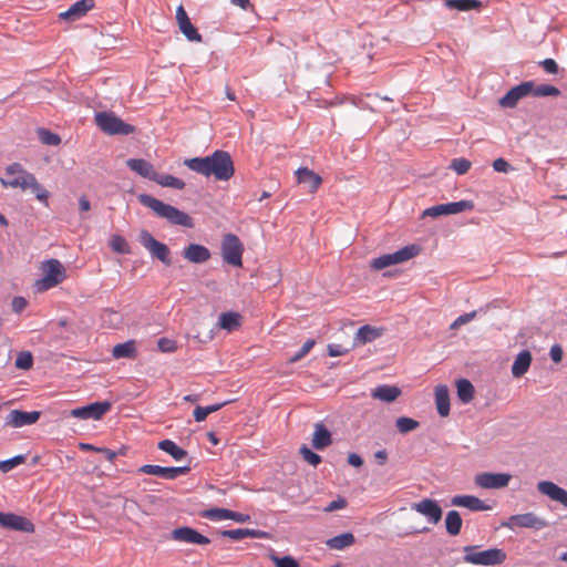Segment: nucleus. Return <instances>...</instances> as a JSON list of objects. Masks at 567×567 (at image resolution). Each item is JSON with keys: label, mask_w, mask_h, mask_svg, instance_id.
<instances>
[{"label": "nucleus", "mask_w": 567, "mask_h": 567, "mask_svg": "<svg viewBox=\"0 0 567 567\" xmlns=\"http://www.w3.org/2000/svg\"><path fill=\"white\" fill-rule=\"evenodd\" d=\"M184 165L193 172L206 177L214 176L218 181H228L235 173L231 156L225 151H215L205 157L187 158Z\"/></svg>", "instance_id": "obj_1"}, {"label": "nucleus", "mask_w": 567, "mask_h": 567, "mask_svg": "<svg viewBox=\"0 0 567 567\" xmlns=\"http://www.w3.org/2000/svg\"><path fill=\"white\" fill-rule=\"evenodd\" d=\"M140 202L145 207L153 210L156 216L165 218L171 224L192 228L194 226L193 218L185 212L176 207L165 204L151 195H140Z\"/></svg>", "instance_id": "obj_2"}, {"label": "nucleus", "mask_w": 567, "mask_h": 567, "mask_svg": "<svg viewBox=\"0 0 567 567\" xmlns=\"http://www.w3.org/2000/svg\"><path fill=\"white\" fill-rule=\"evenodd\" d=\"M43 277L33 285L34 291L42 293L61 284L65 277V268L58 259H49L41 265Z\"/></svg>", "instance_id": "obj_3"}, {"label": "nucleus", "mask_w": 567, "mask_h": 567, "mask_svg": "<svg viewBox=\"0 0 567 567\" xmlns=\"http://www.w3.org/2000/svg\"><path fill=\"white\" fill-rule=\"evenodd\" d=\"M97 127L107 135H128L135 132V127L123 122L113 112H97L94 116Z\"/></svg>", "instance_id": "obj_4"}, {"label": "nucleus", "mask_w": 567, "mask_h": 567, "mask_svg": "<svg viewBox=\"0 0 567 567\" xmlns=\"http://www.w3.org/2000/svg\"><path fill=\"white\" fill-rule=\"evenodd\" d=\"M464 551V561L473 565L494 566L506 559V554L498 548L478 551L476 546H466Z\"/></svg>", "instance_id": "obj_5"}, {"label": "nucleus", "mask_w": 567, "mask_h": 567, "mask_svg": "<svg viewBox=\"0 0 567 567\" xmlns=\"http://www.w3.org/2000/svg\"><path fill=\"white\" fill-rule=\"evenodd\" d=\"M6 176L0 179L4 188H19L27 190V185L32 181L33 174L28 172L19 163H12L6 168Z\"/></svg>", "instance_id": "obj_6"}, {"label": "nucleus", "mask_w": 567, "mask_h": 567, "mask_svg": "<svg viewBox=\"0 0 567 567\" xmlns=\"http://www.w3.org/2000/svg\"><path fill=\"white\" fill-rule=\"evenodd\" d=\"M474 208V204L471 200H460L447 204H440L436 206H432L426 208L422 213V218L432 217L436 218L443 215H454L462 212L472 210Z\"/></svg>", "instance_id": "obj_7"}, {"label": "nucleus", "mask_w": 567, "mask_h": 567, "mask_svg": "<svg viewBox=\"0 0 567 567\" xmlns=\"http://www.w3.org/2000/svg\"><path fill=\"white\" fill-rule=\"evenodd\" d=\"M417 250H395L392 254H385L371 261L373 270H382L390 266L405 262L416 256Z\"/></svg>", "instance_id": "obj_8"}, {"label": "nucleus", "mask_w": 567, "mask_h": 567, "mask_svg": "<svg viewBox=\"0 0 567 567\" xmlns=\"http://www.w3.org/2000/svg\"><path fill=\"white\" fill-rule=\"evenodd\" d=\"M112 408L109 401L94 402L70 411V415L81 420H101Z\"/></svg>", "instance_id": "obj_9"}, {"label": "nucleus", "mask_w": 567, "mask_h": 567, "mask_svg": "<svg viewBox=\"0 0 567 567\" xmlns=\"http://www.w3.org/2000/svg\"><path fill=\"white\" fill-rule=\"evenodd\" d=\"M189 471L188 466H178V467H164L159 465L146 464L138 468V473L154 475L161 477L163 480L173 481L179 477L181 475H185Z\"/></svg>", "instance_id": "obj_10"}, {"label": "nucleus", "mask_w": 567, "mask_h": 567, "mask_svg": "<svg viewBox=\"0 0 567 567\" xmlns=\"http://www.w3.org/2000/svg\"><path fill=\"white\" fill-rule=\"evenodd\" d=\"M534 89V82L527 81L519 85L512 87L501 100L499 104L503 107H514L519 100L532 94Z\"/></svg>", "instance_id": "obj_11"}, {"label": "nucleus", "mask_w": 567, "mask_h": 567, "mask_svg": "<svg viewBox=\"0 0 567 567\" xmlns=\"http://www.w3.org/2000/svg\"><path fill=\"white\" fill-rule=\"evenodd\" d=\"M411 508L425 516L432 524H437L442 518V508L435 501L430 498H424L419 503H413Z\"/></svg>", "instance_id": "obj_12"}, {"label": "nucleus", "mask_w": 567, "mask_h": 567, "mask_svg": "<svg viewBox=\"0 0 567 567\" xmlns=\"http://www.w3.org/2000/svg\"><path fill=\"white\" fill-rule=\"evenodd\" d=\"M511 478L505 473H481L475 476V484L482 488H502L508 485Z\"/></svg>", "instance_id": "obj_13"}, {"label": "nucleus", "mask_w": 567, "mask_h": 567, "mask_svg": "<svg viewBox=\"0 0 567 567\" xmlns=\"http://www.w3.org/2000/svg\"><path fill=\"white\" fill-rule=\"evenodd\" d=\"M41 413L39 411H20L12 410L6 417V425L11 427H22L24 425L34 424L40 419Z\"/></svg>", "instance_id": "obj_14"}, {"label": "nucleus", "mask_w": 567, "mask_h": 567, "mask_svg": "<svg viewBox=\"0 0 567 567\" xmlns=\"http://www.w3.org/2000/svg\"><path fill=\"white\" fill-rule=\"evenodd\" d=\"M176 21L181 32L187 38L189 41L200 42L202 35L198 33L197 29L192 24L187 12L184 7L179 4L176 9Z\"/></svg>", "instance_id": "obj_15"}, {"label": "nucleus", "mask_w": 567, "mask_h": 567, "mask_svg": "<svg viewBox=\"0 0 567 567\" xmlns=\"http://www.w3.org/2000/svg\"><path fill=\"white\" fill-rule=\"evenodd\" d=\"M537 489L540 494L567 508V491L563 487L550 481H540L537 483Z\"/></svg>", "instance_id": "obj_16"}, {"label": "nucleus", "mask_w": 567, "mask_h": 567, "mask_svg": "<svg viewBox=\"0 0 567 567\" xmlns=\"http://www.w3.org/2000/svg\"><path fill=\"white\" fill-rule=\"evenodd\" d=\"M172 538L187 544L207 545L210 543L209 538L190 527H179L174 529L172 532Z\"/></svg>", "instance_id": "obj_17"}, {"label": "nucleus", "mask_w": 567, "mask_h": 567, "mask_svg": "<svg viewBox=\"0 0 567 567\" xmlns=\"http://www.w3.org/2000/svg\"><path fill=\"white\" fill-rule=\"evenodd\" d=\"M296 178L299 184L306 185L310 193H316L322 183V178L308 167L298 168Z\"/></svg>", "instance_id": "obj_18"}, {"label": "nucleus", "mask_w": 567, "mask_h": 567, "mask_svg": "<svg viewBox=\"0 0 567 567\" xmlns=\"http://www.w3.org/2000/svg\"><path fill=\"white\" fill-rule=\"evenodd\" d=\"M453 506L465 507L474 512H483L491 509V506L482 499L472 495H457L451 499Z\"/></svg>", "instance_id": "obj_19"}, {"label": "nucleus", "mask_w": 567, "mask_h": 567, "mask_svg": "<svg viewBox=\"0 0 567 567\" xmlns=\"http://www.w3.org/2000/svg\"><path fill=\"white\" fill-rule=\"evenodd\" d=\"M93 7L94 0H80L73 3L66 11L60 13V18L71 21L78 20L84 17Z\"/></svg>", "instance_id": "obj_20"}, {"label": "nucleus", "mask_w": 567, "mask_h": 567, "mask_svg": "<svg viewBox=\"0 0 567 567\" xmlns=\"http://www.w3.org/2000/svg\"><path fill=\"white\" fill-rule=\"evenodd\" d=\"M434 399L437 413L442 417L450 414V392L449 388L444 384H439L434 389Z\"/></svg>", "instance_id": "obj_21"}, {"label": "nucleus", "mask_w": 567, "mask_h": 567, "mask_svg": "<svg viewBox=\"0 0 567 567\" xmlns=\"http://www.w3.org/2000/svg\"><path fill=\"white\" fill-rule=\"evenodd\" d=\"M126 165L140 176L147 178L150 181H155L157 172L154 166L145 159L142 158H131L126 162Z\"/></svg>", "instance_id": "obj_22"}, {"label": "nucleus", "mask_w": 567, "mask_h": 567, "mask_svg": "<svg viewBox=\"0 0 567 567\" xmlns=\"http://www.w3.org/2000/svg\"><path fill=\"white\" fill-rule=\"evenodd\" d=\"M4 528L25 533L34 532V525L31 520L13 513H7Z\"/></svg>", "instance_id": "obj_23"}, {"label": "nucleus", "mask_w": 567, "mask_h": 567, "mask_svg": "<svg viewBox=\"0 0 567 567\" xmlns=\"http://www.w3.org/2000/svg\"><path fill=\"white\" fill-rule=\"evenodd\" d=\"M332 437L330 431L322 424H315V432L312 435V446L316 450H323L331 445Z\"/></svg>", "instance_id": "obj_24"}, {"label": "nucleus", "mask_w": 567, "mask_h": 567, "mask_svg": "<svg viewBox=\"0 0 567 567\" xmlns=\"http://www.w3.org/2000/svg\"><path fill=\"white\" fill-rule=\"evenodd\" d=\"M532 364V353L528 350L520 351L512 365V374L515 378L523 377Z\"/></svg>", "instance_id": "obj_25"}, {"label": "nucleus", "mask_w": 567, "mask_h": 567, "mask_svg": "<svg viewBox=\"0 0 567 567\" xmlns=\"http://www.w3.org/2000/svg\"><path fill=\"white\" fill-rule=\"evenodd\" d=\"M400 394L401 390L395 385H380L377 386L371 393L373 399L388 403L395 401Z\"/></svg>", "instance_id": "obj_26"}, {"label": "nucleus", "mask_w": 567, "mask_h": 567, "mask_svg": "<svg viewBox=\"0 0 567 567\" xmlns=\"http://www.w3.org/2000/svg\"><path fill=\"white\" fill-rule=\"evenodd\" d=\"M381 336H382V329L365 324L357 331V333L354 336V342L357 344H365L368 342L374 341L375 339H378Z\"/></svg>", "instance_id": "obj_27"}, {"label": "nucleus", "mask_w": 567, "mask_h": 567, "mask_svg": "<svg viewBox=\"0 0 567 567\" xmlns=\"http://www.w3.org/2000/svg\"><path fill=\"white\" fill-rule=\"evenodd\" d=\"M136 343L134 340H128L124 343H118L114 346L112 350V355L115 359L128 358L133 359L136 357Z\"/></svg>", "instance_id": "obj_28"}, {"label": "nucleus", "mask_w": 567, "mask_h": 567, "mask_svg": "<svg viewBox=\"0 0 567 567\" xmlns=\"http://www.w3.org/2000/svg\"><path fill=\"white\" fill-rule=\"evenodd\" d=\"M537 525H540V520L533 513L513 515L509 518V524H508V526H511V527H514V526H517V527H535Z\"/></svg>", "instance_id": "obj_29"}, {"label": "nucleus", "mask_w": 567, "mask_h": 567, "mask_svg": "<svg viewBox=\"0 0 567 567\" xmlns=\"http://www.w3.org/2000/svg\"><path fill=\"white\" fill-rule=\"evenodd\" d=\"M240 315L237 312H223L219 316L218 327L227 331H234L240 327Z\"/></svg>", "instance_id": "obj_30"}, {"label": "nucleus", "mask_w": 567, "mask_h": 567, "mask_svg": "<svg viewBox=\"0 0 567 567\" xmlns=\"http://www.w3.org/2000/svg\"><path fill=\"white\" fill-rule=\"evenodd\" d=\"M264 533L255 529L249 528H236V529H228L224 530L221 533L223 537L230 538L233 540H241L246 537L255 538V537H261Z\"/></svg>", "instance_id": "obj_31"}, {"label": "nucleus", "mask_w": 567, "mask_h": 567, "mask_svg": "<svg viewBox=\"0 0 567 567\" xmlns=\"http://www.w3.org/2000/svg\"><path fill=\"white\" fill-rule=\"evenodd\" d=\"M457 396L461 402L468 403L474 398V386L466 379H460L456 381Z\"/></svg>", "instance_id": "obj_32"}, {"label": "nucleus", "mask_w": 567, "mask_h": 567, "mask_svg": "<svg viewBox=\"0 0 567 567\" xmlns=\"http://www.w3.org/2000/svg\"><path fill=\"white\" fill-rule=\"evenodd\" d=\"M446 532L456 536L460 534L462 528V517L457 511H450L445 517Z\"/></svg>", "instance_id": "obj_33"}, {"label": "nucleus", "mask_w": 567, "mask_h": 567, "mask_svg": "<svg viewBox=\"0 0 567 567\" xmlns=\"http://www.w3.org/2000/svg\"><path fill=\"white\" fill-rule=\"evenodd\" d=\"M354 536L351 533H343L334 536L327 542V545L331 549H343L354 544Z\"/></svg>", "instance_id": "obj_34"}, {"label": "nucleus", "mask_w": 567, "mask_h": 567, "mask_svg": "<svg viewBox=\"0 0 567 567\" xmlns=\"http://www.w3.org/2000/svg\"><path fill=\"white\" fill-rule=\"evenodd\" d=\"M158 449L168 453L174 460L179 461L184 458L187 452L176 445L172 440H163L158 443Z\"/></svg>", "instance_id": "obj_35"}, {"label": "nucleus", "mask_w": 567, "mask_h": 567, "mask_svg": "<svg viewBox=\"0 0 567 567\" xmlns=\"http://www.w3.org/2000/svg\"><path fill=\"white\" fill-rule=\"evenodd\" d=\"M154 182L161 185L162 187H169L178 190L184 189L186 185L184 181L169 174L157 173Z\"/></svg>", "instance_id": "obj_36"}, {"label": "nucleus", "mask_w": 567, "mask_h": 567, "mask_svg": "<svg viewBox=\"0 0 567 567\" xmlns=\"http://www.w3.org/2000/svg\"><path fill=\"white\" fill-rule=\"evenodd\" d=\"M27 190H31L32 194H34L35 198L43 203L45 206H48V199H49V192L37 181L35 176L33 175L32 181L27 185Z\"/></svg>", "instance_id": "obj_37"}, {"label": "nucleus", "mask_w": 567, "mask_h": 567, "mask_svg": "<svg viewBox=\"0 0 567 567\" xmlns=\"http://www.w3.org/2000/svg\"><path fill=\"white\" fill-rule=\"evenodd\" d=\"M445 6L458 11H470L481 8V2L478 0H446Z\"/></svg>", "instance_id": "obj_38"}, {"label": "nucleus", "mask_w": 567, "mask_h": 567, "mask_svg": "<svg viewBox=\"0 0 567 567\" xmlns=\"http://www.w3.org/2000/svg\"><path fill=\"white\" fill-rule=\"evenodd\" d=\"M396 429L400 433L406 434L416 430L420 426V423L408 416H400L395 421Z\"/></svg>", "instance_id": "obj_39"}, {"label": "nucleus", "mask_w": 567, "mask_h": 567, "mask_svg": "<svg viewBox=\"0 0 567 567\" xmlns=\"http://www.w3.org/2000/svg\"><path fill=\"white\" fill-rule=\"evenodd\" d=\"M230 509L216 507L204 511L202 516L210 520H225L230 518Z\"/></svg>", "instance_id": "obj_40"}, {"label": "nucleus", "mask_w": 567, "mask_h": 567, "mask_svg": "<svg viewBox=\"0 0 567 567\" xmlns=\"http://www.w3.org/2000/svg\"><path fill=\"white\" fill-rule=\"evenodd\" d=\"M38 136L45 145L56 146L61 143V137L47 128H39Z\"/></svg>", "instance_id": "obj_41"}, {"label": "nucleus", "mask_w": 567, "mask_h": 567, "mask_svg": "<svg viewBox=\"0 0 567 567\" xmlns=\"http://www.w3.org/2000/svg\"><path fill=\"white\" fill-rule=\"evenodd\" d=\"M560 94L559 89L550 84H542L538 86L534 85L532 95L534 96H558Z\"/></svg>", "instance_id": "obj_42"}, {"label": "nucleus", "mask_w": 567, "mask_h": 567, "mask_svg": "<svg viewBox=\"0 0 567 567\" xmlns=\"http://www.w3.org/2000/svg\"><path fill=\"white\" fill-rule=\"evenodd\" d=\"M33 365V357L29 351L18 353L16 359V367L22 370H29Z\"/></svg>", "instance_id": "obj_43"}, {"label": "nucleus", "mask_w": 567, "mask_h": 567, "mask_svg": "<svg viewBox=\"0 0 567 567\" xmlns=\"http://www.w3.org/2000/svg\"><path fill=\"white\" fill-rule=\"evenodd\" d=\"M183 256L193 262H203L209 258V250H183Z\"/></svg>", "instance_id": "obj_44"}, {"label": "nucleus", "mask_w": 567, "mask_h": 567, "mask_svg": "<svg viewBox=\"0 0 567 567\" xmlns=\"http://www.w3.org/2000/svg\"><path fill=\"white\" fill-rule=\"evenodd\" d=\"M472 166V163L463 157L454 158L451 162V168L458 175L466 174Z\"/></svg>", "instance_id": "obj_45"}, {"label": "nucleus", "mask_w": 567, "mask_h": 567, "mask_svg": "<svg viewBox=\"0 0 567 567\" xmlns=\"http://www.w3.org/2000/svg\"><path fill=\"white\" fill-rule=\"evenodd\" d=\"M302 458L312 466H318L321 463V457L312 452L307 445H302L299 450Z\"/></svg>", "instance_id": "obj_46"}, {"label": "nucleus", "mask_w": 567, "mask_h": 567, "mask_svg": "<svg viewBox=\"0 0 567 567\" xmlns=\"http://www.w3.org/2000/svg\"><path fill=\"white\" fill-rule=\"evenodd\" d=\"M25 456L23 455H17L12 458L0 461V471L7 473L13 470L16 466L24 463Z\"/></svg>", "instance_id": "obj_47"}, {"label": "nucleus", "mask_w": 567, "mask_h": 567, "mask_svg": "<svg viewBox=\"0 0 567 567\" xmlns=\"http://www.w3.org/2000/svg\"><path fill=\"white\" fill-rule=\"evenodd\" d=\"M157 348L159 351L165 353H173L177 350V344L174 340L168 338H161L157 341Z\"/></svg>", "instance_id": "obj_48"}, {"label": "nucleus", "mask_w": 567, "mask_h": 567, "mask_svg": "<svg viewBox=\"0 0 567 567\" xmlns=\"http://www.w3.org/2000/svg\"><path fill=\"white\" fill-rule=\"evenodd\" d=\"M276 567H299L298 561L291 556L277 557L271 556Z\"/></svg>", "instance_id": "obj_49"}, {"label": "nucleus", "mask_w": 567, "mask_h": 567, "mask_svg": "<svg viewBox=\"0 0 567 567\" xmlns=\"http://www.w3.org/2000/svg\"><path fill=\"white\" fill-rule=\"evenodd\" d=\"M224 260L233 266H241V250H224Z\"/></svg>", "instance_id": "obj_50"}, {"label": "nucleus", "mask_w": 567, "mask_h": 567, "mask_svg": "<svg viewBox=\"0 0 567 567\" xmlns=\"http://www.w3.org/2000/svg\"><path fill=\"white\" fill-rule=\"evenodd\" d=\"M141 243L145 248H166L165 245L156 241L151 234L143 231L141 234Z\"/></svg>", "instance_id": "obj_51"}, {"label": "nucleus", "mask_w": 567, "mask_h": 567, "mask_svg": "<svg viewBox=\"0 0 567 567\" xmlns=\"http://www.w3.org/2000/svg\"><path fill=\"white\" fill-rule=\"evenodd\" d=\"M315 343L316 342L312 339L307 340L303 343V346L301 347V349L291 358V362H297L300 359H302L303 357H306L311 351V349L313 348Z\"/></svg>", "instance_id": "obj_52"}, {"label": "nucleus", "mask_w": 567, "mask_h": 567, "mask_svg": "<svg viewBox=\"0 0 567 567\" xmlns=\"http://www.w3.org/2000/svg\"><path fill=\"white\" fill-rule=\"evenodd\" d=\"M476 317V311L467 312L457 317L451 324V329H458L463 324L468 323Z\"/></svg>", "instance_id": "obj_53"}, {"label": "nucleus", "mask_w": 567, "mask_h": 567, "mask_svg": "<svg viewBox=\"0 0 567 567\" xmlns=\"http://www.w3.org/2000/svg\"><path fill=\"white\" fill-rule=\"evenodd\" d=\"M221 248H243V245L236 235L227 234L223 239Z\"/></svg>", "instance_id": "obj_54"}, {"label": "nucleus", "mask_w": 567, "mask_h": 567, "mask_svg": "<svg viewBox=\"0 0 567 567\" xmlns=\"http://www.w3.org/2000/svg\"><path fill=\"white\" fill-rule=\"evenodd\" d=\"M151 255L153 259H157L166 266L172 264L171 250H151Z\"/></svg>", "instance_id": "obj_55"}, {"label": "nucleus", "mask_w": 567, "mask_h": 567, "mask_svg": "<svg viewBox=\"0 0 567 567\" xmlns=\"http://www.w3.org/2000/svg\"><path fill=\"white\" fill-rule=\"evenodd\" d=\"M347 506V501L343 497H338L337 499L330 502L327 507H324V512L331 513L338 509H342Z\"/></svg>", "instance_id": "obj_56"}, {"label": "nucleus", "mask_w": 567, "mask_h": 567, "mask_svg": "<svg viewBox=\"0 0 567 567\" xmlns=\"http://www.w3.org/2000/svg\"><path fill=\"white\" fill-rule=\"evenodd\" d=\"M493 168L498 173H508L512 169V166L506 159L497 158L493 162Z\"/></svg>", "instance_id": "obj_57"}, {"label": "nucleus", "mask_w": 567, "mask_h": 567, "mask_svg": "<svg viewBox=\"0 0 567 567\" xmlns=\"http://www.w3.org/2000/svg\"><path fill=\"white\" fill-rule=\"evenodd\" d=\"M540 65L549 74H556L558 72V65L553 59H545L540 62Z\"/></svg>", "instance_id": "obj_58"}, {"label": "nucleus", "mask_w": 567, "mask_h": 567, "mask_svg": "<svg viewBox=\"0 0 567 567\" xmlns=\"http://www.w3.org/2000/svg\"><path fill=\"white\" fill-rule=\"evenodd\" d=\"M28 306L27 300L23 297H14L12 300V310L17 313L23 311Z\"/></svg>", "instance_id": "obj_59"}, {"label": "nucleus", "mask_w": 567, "mask_h": 567, "mask_svg": "<svg viewBox=\"0 0 567 567\" xmlns=\"http://www.w3.org/2000/svg\"><path fill=\"white\" fill-rule=\"evenodd\" d=\"M563 349L560 346L555 344L550 348L549 355L555 363H559L563 360Z\"/></svg>", "instance_id": "obj_60"}, {"label": "nucleus", "mask_w": 567, "mask_h": 567, "mask_svg": "<svg viewBox=\"0 0 567 567\" xmlns=\"http://www.w3.org/2000/svg\"><path fill=\"white\" fill-rule=\"evenodd\" d=\"M347 353V350L343 349L341 346L339 344H329L328 346V354L330 357H340V355H343Z\"/></svg>", "instance_id": "obj_61"}, {"label": "nucleus", "mask_w": 567, "mask_h": 567, "mask_svg": "<svg viewBox=\"0 0 567 567\" xmlns=\"http://www.w3.org/2000/svg\"><path fill=\"white\" fill-rule=\"evenodd\" d=\"M194 419L195 421L197 422H203L206 420V417L209 415L206 408L204 406H197L195 410H194Z\"/></svg>", "instance_id": "obj_62"}, {"label": "nucleus", "mask_w": 567, "mask_h": 567, "mask_svg": "<svg viewBox=\"0 0 567 567\" xmlns=\"http://www.w3.org/2000/svg\"><path fill=\"white\" fill-rule=\"evenodd\" d=\"M229 519H231V520H234L236 523H247V522L250 520V516L247 515V514H243V513H238V512L231 511Z\"/></svg>", "instance_id": "obj_63"}, {"label": "nucleus", "mask_w": 567, "mask_h": 567, "mask_svg": "<svg viewBox=\"0 0 567 567\" xmlns=\"http://www.w3.org/2000/svg\"><path fill=\"white\" fill-rule=\"evenodd\" d=\"M348 463L354 467H360L363 464V461L360 455L351 453L348 456Z\"/></svg>", "instance_id": "obj_64"}]
</instances>
